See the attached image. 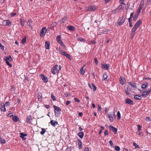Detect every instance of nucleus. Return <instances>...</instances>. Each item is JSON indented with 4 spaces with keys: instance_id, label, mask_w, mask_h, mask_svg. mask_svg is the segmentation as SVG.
Here are the masks:
<instances>
[{
    "instance_id": "nucleus-1",
    "label": "nucleus",
    "mask_w": 151,
    "mask_h": 151,
    "mask_svg": "<svg viewBox=\"0 0 151 151\" xmlns=\"http://www.w3.org/2000/svg\"><path fill=\"white\" fill-rule=\"evenodd\" d=\"M53 107L54 108L55 114L56 117H60V115L61 111L60 108L57 106L54 105Z\"/></svg>"
},
{
    "instance_id": "nucleus-2",
    "label": "nucleus",
    "mask_w": 151,
    "mask_h": 151,
    "mask_svg": "<svg viewBox=\"0 0 151 151\" xmlns=\"http://www.w3.org/2000/svg\"><path fill=\"white\" fill-rule=\"evenodd\" d=\"M107 115L109 117L110 122H113L115 118L114 112H110L107 114Z\"/></svg>"
},
{
    "instance_id": "nucleus-3",
    "label": "nucleus",
    "mask_w": 151,
    "mask_h": 151,
    "mask_svg": "<svg viewBox=\"0 0 151 151\" xmlns=\"http://www.w3.org/2000/svg\"><path fill=\"white\" fill-rule=\"evenodd\" d=\"M47 30L46 27H43L40 32V36L41 37H43L45 36Z\"/></svg>"
},
{
    "instance_id": "nucleus-4",
    "label": "nucleus",
    "mask_w": 151,
    "mask_h": 151,
    "mask_svg": "<svg viewBox=\"0 0 151 151\" xmlns=\"http://www.w3.org/2000/svg\"><path fill=\"white\" fill-rule=\"evenodd\" d=\"M60 52L63 55L66 56L67 58H68L70 60H71V58L70 55L65 52L63 50H61Z\"/></svg>"
},
{
    "instance_id": "nucleus-5",
    "label": "nucleus",
    "mask_w": 151,
    "mask_h": 151,
    "mask_svg": "<svg viewBox=\"0 0 151 151\" xmlns=\"http://www.w3.org/2000/svg\"><path fill=\"white\" fill-rule=\"evenodd\" d=\"M58 67V65H56L52 68L51 70V72L54 75L57 72V68Z\"/></svg>"
},
{
    "instance_id": "nucleus-6",
    "label": "nucleus",
    "mask_w": 151,
    "mask_h": 151,
    "mask_svg": "<svg viewBox=\"0 0 151 151\" xmlns=\"http://www.w3.org/2000/svg\"><path fill=\"white\" fill-rule=\"evenodd\" d=\"M120 5H119L117 7V8L116 9H115V11H116L118 9H123L124 8V6H123V5H124V6H125L126 5V4L123 2H120Z\"/></svg>"
},
{
    "instance_id": "nucleus-7",
    "label": "nucleus",
    "mask_w": 151,
    "mask_h": 151,
    "mask_svg": "<svg viewBox=\"0 0 151 151\" xmlns=\"http://www.w3.org/2000/svg\"><path fill=\"white\" fill-rule=\"evenodd\" d=\"M97 8L96 6H88L87 9L88 11H93L96 10Z\"/></svg>"
},
{
    "instance_id": "nucleus-8",
    "label": "nucleus",
    "mask_w": 151,
    "mask_h": 151,
    "mask_svg": "<svg viewBox=\"0 0 151 151\" xmlns=\"http://www.w3.org/2000/svg\"><path fill=\"white\" fill-rule=\"evenodd\" d=\"M125 21V19L123 16L120 18V20L118 22V23L119 25H121L123 24Z\"/></svg>"
},
{
    "instance_id": "nucleus-9",
    "label": "nucleus",
    "mask_w": 151,
    "mask_h": 151,
    "mask_svg": "<svg viewBox=\"0 0 151 151\" xmlns=\"http://www.w3.org/2000/svg\"><path fill=\"white\" fill-rule=\"evenodd\" d=\"M120 82L122 85H123L126 82L125 78H124L122 76H121L119 78Z\"/></svg>"
},
{
    "instance_id": "nucleus-10",
    "label": "nucleus",
    "mask_w": 151,
    "mask_h": 151,
    "mask_svg": "<svg viewBox=\"0 0 151 151\" xmlns=\"http://www.w3.org/2000/svg\"><path fill=\"white\" fill-rule=\"evenodd\" d=\"M126 103L129 105H132L134 104L133 101L129 98L127 99L125 101Z\"/></svg>"
},
{
    "instance_id": "nucleus-11",
    "label": "nucleus",
    "mask_w": 151,
    "mask_h": 151,
    "mask_svg": "<svg viewBox=\"0 0 151 151\" xmlns=\"http://www.w3.org/2000/svg\"><path fill=\"white\" fill-rule=\"evenodd\" d=\"M110 66L109 64H101V68L102 69H105L106 70L109 69Z\"/></svg>"
},
{
    "instance_id": "nucleus-12",
    "label": "nucleus",
    "mask_w": 151,
    "mask_h": 151,
    "mask_svg": "<svg viewBox=\"0 0 151 151\" xmlns=\"http://www.w3.org/2000/svg\"><path fill=\"white\" fill-rule=\"evenodd\" d=\"M110 129L113 132H114L115 134H116L117 132V129L115 127H114L111 125L109 126Z\"/></svg>"
},
{
    "instance_id": "nucleus-13",
    "label": "nucleus",
    "mask_w": 151,
    "mask_h": 151,
    "mask_svg": "<svg viewBox=\"0 0 151 151\" xmlns=\"http://www.w3.org/2000/svg\"><path fill=\"white\" fill-rule=\"evenodd\" d=\"M1 111L4 112L6 111L5 106L4 103H1Z\"/></svg>"
},
{
    "instance_id": "nucleus-14",
    "label": "nucleus",
    "mask_w": 151,
    "mask_h": 151,
    "mask_svg": "<svg viewBox=\"0 0 151 151\" xmlns=\"http://www.w3.org/2000/svg\"><path fill=\"white\" fill-rule=\"evenodd\" d=\"M67 28L69 30L72 31H74L75 30V27L72 26H68Z\"/></svg>"
},
{
    "instance_id": "nucleus-15",
    "label": "nucleus",
    "mask_w": 151,
    "mask_h": 151,
    "mask_svg": "<svg viewBox=\"0 0 151 151\" xmlns=\"http://www.w3.org/2000/svg\"><path fill=\"white\" fill-rule=\"evenodd\" d=\"M142 23V20L141 19H139L138 21H137V22H136V24H135L134 26L137 27V28H138L139 26Z\"/></svg>"
},
{
    "instance_id": "nucleus-16",
    "label": "nucleus",
    "mask_w": 151,
    "mask_h": 151,
    "mask_svg": "<svg viewBox=\"0 0 151 151\" xmlns=\"http://www.w3.org/2000/svg\"><path fill=\"white\" fill-rule=\"evenodd\" d=\"M5 23H6L5 25L7 26L11 25V22L9 20H5L3 21V24H5Z\"/></svg>"
},
{
    "instance_id": "nucleus-17",
    "label": "nucleus",
    "mask_w": 151,
    "mask_h": 151,
    "mask_svg": "<svg viewBox=\"0 0 151 151\" xmlns=\"http://www.w3.org/2000/svg\"><path fill=\"white\" fill-rule=\"evenodd\" d=\"M50 123L51 125L53 127H55V126L58 124V122L57 121H54L52 120L50 121Z\"/></svg>"
},
{
    "instance_id": "nucleus-18",
    "label": "nucleus",
    "mask_w": 151,
    "mask_h": 151,
    "mask_svg": "<svg viewBox=\"0 0 151 151\" xmlns=\"http://www.w3.org/2000/svg\"><path fill=\"white\" fill-rule=\"evenodd\" d=\"M41 78H42L43 81L45 83H46L48 82L47 78V77H46L45 76H44L43 75H41Z\"/></svg>"
},
{
    "instance_id": "nucleus-19",
    "label": "nucleus",
    "mask_w": 151,
    "mask_h": 151,
    "mask_svg": "<svg viewBox=\"0 0 151 151\" xmlns=\"http://www.w3.org/2000/svg\"><path fill=\"white\" fill-rule=\"evenodd\" d=\"M32 120V118L31 116V115H30L27 118V122L29 123H30Z\"/></svg>"
},
{
    "instance_id": "nucleus-20",
    "label": "nucleus",
    "mask_w": 151,
    "mask_h": 151,
    "mask_svg": "<svg viewBox=\"0 0 151 151\" xmlns=\"http://www.w3.org/2000/svg\"><path fill=\"white\" fill-rule=\"evenodd\" d=\"M128 83L133 88H137L136 84L135 83L133 82H128Z\"/></svg>"
},
{
    "instance_id": "nucleus-21",
    "label": "nucleus",
    "mask_w": 151,
    "mask_h": 151,
    "mask_svg": "<svg viewBox=\"0 0 151 151\" xmlns=\"http://www.w3.org/2000/svg\"><path fill=\"white\" fill-rule=\"evenodd\" d=\"M45 46L46 48L47 49H49L50 46V42L49 41H46L45 42Z\"/></svg>"
},
{
    "instance_id": "nucleus-22",
    "label": "nucleus",
    "mask_w": 151,
    "mask_h": 151,
    "mask_svg": "<svg viewBox=\"0 0 151 151\" xmlns=\"http://www.w3.org/2000/svg\"><path fill=\"white\" fill-rule=\"evenodd\" d=\"M148 83L147 82L144 83L142 86L141 88L142 89H145L147 88Z\"/></svg>"
},
{
    "instance_id": "nucleus-23",
    "label": "nucleus",
    "mask_w": 151,
    "mask_h": 151,
    "mask_svg": "<svg viewBox=\"0 0 151 151\" xmlns=\"http://www.w3.org/2000/svg\"><path fill=\"white\" fill-rule=\"evenodd\" d=\"M12 119L14 122H16L19 121V119L17 116H13L12 117Z\"/></svg>"
},
{
    "instance_id": "nucleus-24",
    "label": "nucleus",
    "mask_w": 151,
    "mask_h": 151,
    "mask_svg": "<svg viewBox=\"0 0 151 151\" xmlns=\"http://www.w3.org/2000/svg\"><path fill=\"white\" fill-rule=\"evenodd\" d=\"M56 40L58 43H60L62 42L61 40V36L60 35L56 37Z\"/></svg>"
},
{
    "instance_id": "nucleus-25",
    "label": "nucleus",
    "mask_w": 151,
    "mask_h": 151,
    "mask_svg": "<svg viewBox=\"0 0 151 151\" xmlns=\"http://www.w3.org/2000/svg\"><path fill=\"white\" fill-rule=\"evenodd\" d=\"M37 97L38 98V100L39 101H41V98L42 95L40 92H38L37 93Z\"/></svg>"
},
{
    "instance_id": "nucleus-26",
    "label": "nucleus",
    "mask_w": 151,
    "mask_h": 151,
    "mask_svg": "<svg viewBox=\"0 0 151 151\" xmlns=\"http://www.w3.org/2000/svg\"><path fill=\"white\" fill-rule=\"evenodd\" d=\"M134 98L136 100H141L142 99V97L141 96H139L137 95H135L134 96Z\"/></svg>"
},
{
    "instance_id": "nucleus-27",
    "label": "nucleus",
    "mask_w": 151,
    "mask_h": 151,
    "mask_svg": "<svg viewBox=\"0 0 151 151\" xmlns=\"http://www.w3.org/2000/svg\"><path fill=\"white\" fill-rule=\"evenodd\" d=\"M78 146L79 147V149H81L82 148V143L80 139L78 140Z\"/></svg>"
},
{
    "instance_id": "nucleus-28",
    "label": "nucleus",
    "mask_w": 151,
    "mask_h": 151,
    "mask_svg": "<svg viewBox=\"0 0 151 151\" xmlns=\"http://www.w3.org/2000/svg\"><path fill=\"white\" fill-rule=\"evenodd\" d=\"M32 23V21L31 20H29L27 23V24H28V26L29 27H30V28L31 29H32V26L31 25V24Z\"/></svg>"
},
{
    "instance_id": "nucleus-29",
    "label": "nucleus",
    "mask_w": 151,
    "mask_h": 151,
    "mask_svg": "<svg viewBox=\"0 0 151 151\" xmlns=\"http://www.w3.org/2000/svg\"><path fill=\"white\" fill-rule=\"evenodd\" d=\"M78 135L80 138H82L84 136V133L81 132L78 134Z\"/></svg>"
},
{
    "instance_id": "nucleus-30",
    "label": "nucleus",
    "mask_w": 151,
    "mask_h": 151,
    "mask_svg": "<svg viewBox=\"0 0 151 151\" xmlns=\"http://www.w3.org/2000/svg\"><path fill=\"white\" fill-rule=\"evenodd\" d=\"M67 17H64L62 18V19L60 20L61 23H64L65 21L67 20Z\"/></svg>"
},
{
    "instance_id": "nucleus-31",
    "label": "nucleus",
    "mask_w": 151,
    "mask_h": 151,
    "mask_svg": "<svg viewBox=\"0 0 151 151\" xmlns=\"http://www.w3.org/2000/svg\"><path fill=\"white\" fill-rule=\"evenodd\" d=\"M143 8V6L140 5L139 6V7L138 9V11H137V13L138 14H139L141 12V10L142 9V8Z\"/></svg>"
},
{
    "instance_id": "nucleus-32",
    "label": "nucleus",
    "mask_w": 151,
    "mask_h": 151,
    "mask_svg": "<svg viewBox=\"0 0 151 151\" xmlns=\"http://www.w3.org/2000/svg\"><path fill=\"white\" fill-rule=\"evenodd\" d=\"M85 66H83L80 69V73L82 75H83L85 73L84 71L83 70V68L85 67Z\"/></svg>"
},
{
    "instance_id": "nucleus-33",
    "label": "nucleus",
    "mask_w": 151,
    "mask_h": 151,
    "mask_svg": "<svg viewBox=\"0 0 151 151\" xmlns=\"http://www.w3.org/2000/svg\"><path fill=\"white\" fill-rule=\"evenodd\" d=\"M21 135L20 136V137L22 138V139H24V136H27V134H24L23 133H20Z\"/></svg>"
},
{
    "instance_id": "nucleus-34",
    "label": "nucleus",
    "mask_w": 151,
    "mask_h": 151,
    "mask_svg": "<svg viewBox=\"0 0 151 151\" xmlns=\"http://www.w3.org/2000/svg\"><path fill=\"white\" fill-rule=\"evenodd\" d=\"M108 77V76L107 75L106 73H105L103 75V79L104 80H106L107 79Z\"/></svg>"
},
{
    "instance_id": "nucleus-35",
    "label": "nucleus",
    "mask_w": 151,
    "mask_h": 151,
    "mask_svg": "<svg viewBox=\"0 0 151 151\" xmlns=\"http://www.w3.org/2000/svg\"><path fill=\"white\" fill-rule=\"evenodd\" d=\"M131 91L130 88L129 87H127V90H126V93L127 95H131L128 92V91Z\"/></svg>"
},
{
    "instance_id": "nucleus-36",
    "label": "nucleus",
    "mask_w": 151,
    "mask_h": 151,
    "mask_svg": "<svg viewBox=\"0 0 151 151\" xmlns=\"http://www.w3.org/2000/svg\"><path fill=\"white\" fill-rule=\"evenodd\" d=\"M137 28H137V27H135V26H134L133 27V28L132 29V32L135 34V31Z\"/></svg>"
},
{
    "instance_id": "nucleus-37",
    "label": "nucleus",
    "mask_w": 151,
    "mask_h": 151,
    "mask_svg": "<svg viewBox=\"0 0 151 151\" xmlns=\"http://www.w3.org/2000/svg\"><path fill=\"white\" fill-rule=\"evenodd\" d=\"M91 87H92V89L93 90V91H96V87L95 86L94 84L93 83H92V86Z\"/></svg>"
},
{
    "instance_id": "nucleus-38",
    "label": "nucleus",
    "mask_w": 151,
    "mask_h": 151,
    "mask_svg": "<svg viewBox=\"0 0 151 151\" xmlns=\"http://www.w3.org/2000/svg\"><path fill=\"white\" fill-rule=\"evenodd\" d=\"M0 141L3 144H4L6 142V140L0 137Z\"/></svg>"
},
{
    "instance_id": "nucleus-39",
    "label": "nucleus",
    "mask_w": 151,
    "mask_h": 151,
    "mask_svg": "<svg viewBox=\"0 0 151 151\" xmlns=\"http://www.w3.org/2000/svg\"><path fill=\"white\" fill-rule=\"evenodd\" d=\"M5 60L6 63L7 65L9 66V67H11L12 66V65L9 63V62L7 60V59H5Z\"/></svg>"
},
{
    "instance_id": "nucleus-40",
    "label": "nucleus",
    "mask_w": 151,
    "mask_h": 151,
    "mask_svg": "<svg viewBox=\"0 0 151 151\" xmlns=\"http://www.w3.org/2000/svg\"><path fill=\"white\" fill-rule=\"evenodd\" d=\"M133 145L135 146V148H139L140 147L139 145H137V144L135 142H134L133 143Z\"/></svg>"
},
{
    "instance_id": "nucleus-41",
    "label": "nucleus",
    "mask_w": 151,
    "mask_h": 151,
    "mask_svg": "<svg viewBox=\"0 0 151 151\" xmlns=\"http://www.w3.org/2000/svg\"><path fill=\"white\" fill-rule=\"evenodd\" d=\"M42 131L40 132V134L42 135H43L44 133L46 132L45 129L42 128Z\"/></svg>"
},
{
    "instance_id": "nucleus-42",
    "label": "nucleus",
    "mask_w": 151,
    "mask_h": 151,
    "mask_svg": "<svg viewBox=\"0 0 151 151\" xmlns=\"http://www.w3.org/2000/svg\"><path fill=\"white\" fill-rule=\"evenodd\" d=\"M146 92H143L141 96L144 97H146L148 95L147 94H146Z\"/></svg>"
},
{
    "instance_id": "nucleus-43",
    "label": "nucleus",
    "mask_w": 151,
    "mask_h": 151,
    "mask_svg": "<svg viewBox=\"0 0 151 151\" xmlns=\"http://www.w3.org/2000/svg\"><path fill=\"white\" fill-rule=\"evenodd\" d=\"M138 14H136L134 15V17L133 19V20L134 21H135L137 19V18L138 17Z\"/></svg>"
},
{
    "instance_id": "nucleus-44",
    "label": "nucleus",
    "mask_w": 151,
    "mask_h": 151,
    "mask_svg": "<svg viewBox=\"0 0 151 151\" xmlns=\"http://www.w3.org/2000/svg\"><path fill=\"white\" fill-rule=\"evenodd\" d=\"M117 119L118 120L120 119L121 118V114L119 111L117 112Z\"/></svg>"
},
{
    "instance_id": "nucleus-45",
    "label": "nucleus",
    "mask_w": 151,
    "mask_h": 151,
    "mask_svg": "<svg viewBox=\"0 0 151 151\" xmlns=\"http://www.w3.org/2000/svg\"><path fill=\"white\" fill-rule=\"evenodd\" d=\"M51 97L53 101L56 100V99L55 96L53 95V93H52L51 94Z\"/></svg>"
},
{
    "instance_id": "nucleus-46",
    "label": "nucleus",
    "mask_w": 151,
    "mask_h": 151,
    "mask_svg": "<svg viewBox=\"0 0 151 151\" xmlns=\"http://www.w3.org/2000/svg\"><path fill=\"white\" fill-rule=\"evenodd\" d=\"M114 147L115 150L116 151H119L120 150V147L118 146H116Z\"/></svg>"
},
{
    "instance_id": "nucleus-47",
    "label": "nucleus",
    "mask_w": 151,
    "mask_h": 151,
    "mask_svg": "<svg viewBox=\"0 0 151 151\" xmlns=\"http://www.w3.org/2000/svg\"><path fill=\"white\" fill-rule=\"evenodd\" d=\"M20 24L22 27H23L24 25V22L22 21V19H20Z\"/></svg>"
},
{
    "instance_id": "nucleus-48",
    "label": "nucleus",
    "mask_w": 151,
    "mask_h": 151,
    "mask_svg": "<svg viewBox=\"0 0 151 151\" xmlns=\"http://www.w3.org/2000/svg\"><path fill=\"white\" fill-rule=\"evenodd\" d=\"M57 24V22H54L52 23V24H51V26L52 27H54Z\"/></svg>"
},
{
    "instance_id": "nucleus-49",
    "label": "nucleus",
    "mask_w": 151,
    "mask_h": 151,
    "mask_svg": "<svg viewBox=\"0 0 151 151\" xmlns=\"http://www.w3.org/2000/svg\"><path fill=\"white\" fill-rule=\"evenodd\" d=\"M5 59H7L8 60H9L10 61H12V60H13L12 59V58L11 56H9V57H6V58Z\"/></svg>"
},
{
    "instance_id": "nucleus-50",
    "label": "nucleus",
    "mask_w": 151,
    "mask_h": 151,
    "mask_svg": "<svg viewBox=\"0 0 151 151\" xmlns=\"http://www.w3.org/2000/svg\"><path fill=\"white\" fill-rule=\"evenodd\" d=\"M26 37H25L24 38L22 39V44H24L26 41Z\"/></svg>"
},
{
    "instance_id": "nucleus-51",
    "label": "nucleus",
    "mask_w": 151,
    "mask_h": 151,
    "mask_svg": "<svg viewBox=\"0 0 151 151\" xmlns=\"http://www.w3.org/2000/svg\"><path fill=\"white\" fill-rule=\"evenodd\" d=\"M142 127L139 125H137V129L138 131H140Z\"/></svg>"
},
{
    "instance_id": "nucleus-52",
    "label": "nucleus",
    "mask_w": 151,
    "mask_h": 151,
    "mask_svg": "<svg viewBox=\"0 0 151 151\" xmlns=\"http://www.w3.org/2000/svg\"><path fill=\"white\" fill-rule=\"evenodd\" d=\"M135 34L132 32L131 34V39H132L134 35H135Z\"/></svg>"
},
{
    "instance_id": "nucleus-53",
    "label": "nucleus",
    "mask_w": 151,
    "mask_h": 151,
    "mask_svg": "<svg viewBox=\"0 0 151 151\" xmlns=\"http://www.w3.org/2000/svg\"><path fill=\"white\" fill-rule=\"evenodd\" d=\"M77 40H80V41H81V42H85V39H83L80 38H77Z\"/></svg>"
},
{
    "instance_id": "nucleus-54",
    "label": "nucleus",
    "mask_w": 151,
    "mask_h": 151,
    "mask_svg": "<svg viewBox=\"0 0 151 151\" xmlns=\"http://www.w3.org/2000/svg\"><path fill=\"white\" fill-rule=\"evenodd\" d=\"M8 116L9 117H11L13 116V113H9L8 114Z\"/></svg>"
},
{
    "instance_id": "nucleus-55",
    "label": "nucleus",
    "mask_w": 151,
    "mask_h": 151,
    "mask_svg": "<svg viewBox=\"0 0 151 151\" xmlns=\"http://www.w3.org/2000/svg\"><path fill=\"white\" fill-rule=\"evenodd\" d=\"M104 134V135L105 136H106V135H108V131L107 130H106L105 131Z\"/></svg>"
},
{
    "instance_id": "nucleus-56",
    "label": "nucleus",
    "mask_w": 151,
    "mask_h": 151,
    "mask_svg": "<svg viewBox=\"0 0 151 151\" xmlns=\"http://www.w3.org/2000/svg\"><path fill=\"white\" fill-rule=\"evenodd\" d=\"M74 100L75 101L77 102H79L80 101V100H79L78 99L76 98H74Z\"/></svg>"
},
{
    "instance_id": "nucleus-57",
    "label": "nucleus",
    "mask_w": 151,
    "mask_h": 151,
    "mask_svg": "<svg viewBox=\"0 0 151 151\" xmlns=\"http://www.w3.org/2000/svg\"><path fill=\"white\" fill-rule=\"evenodd\" d=\"M146 120L147 121H150L151 120L150 118L149 117H147L146 118Z\"/></svg>"
},
{
    "instance_id": "nucleus-58",
    "label": "nucleus",
    "mask_w": 151,
    "mask_h": 151,
    "mask_svg": "<svg viewBox=\"0 0 151 151\" xmlns=\"http://www.w3.org/2000/svg\"><path fill=\"white\" fill-rule=\"evenodd\" d=\"M16 15V13H11L10 15L11 17H12L13 16H15Z\"/></svg>"
},
{
    "instance_id": "nucleus-59",
    "label": "nucleus",
    "mask_w": 151,
    "mask_h": 151,
    "mask_svg": "<svg viewBox=\"0 0 151 151\" xmlns=\"http://www.w3.org/2000/svg\"><path fill=\"white\" fill-rule=\"evenodd\" d=\"M94 61H95V62L96 63V65H97L98 62V60L96 59V58L94 59Z\"/></svg>"
},
{
    "instance_id": "nucleus-60",
    "label": "nucleus",
    "mask_w": 151,
    "mask_h": 151,
    "mask_svg": "<svg viewBox=\"0 0 151 151\" xmlns=\"http://www.w3.org/2000/svg\"><path fill=\"white\" fill-rule=\"evenodd\" d=\"M109 143H110V145L111 146H113V144L111 140H110L109 141Z\"/></svg>"
},
{
    "instance_id": "nucleus-61",
    "label": "nucleus",
    "mask_w": 151,
    "mask_h": 151,
    "mask_svg": "<svg viewBox=\"0 0 151 151\" xmlns=\"http://www.w3.org/2000/svg\"><path fill=\"white\" fill-rule=\"evenodd\" d=\"M10 104V103L9 102H6L5 104H4L5 106H9Z\"/></svg>"
},
{
    "instance_id": "nucleus-62",
    "label": "nucleus",
    "mask_w": 151,
    "mask_h": 151,
    "mask_svg": "<svg viewBox=\"0 0 151 151\" xmlns=\"http://www.w3.org/2000/svg\"><path fill=\"white\" fill-rule=\"evenodd\" d=\"M98 110L99 111H100L101 110V107L99 105H98Z\"/></svg>"
},
{
    "instance_id": "nucleus-63",
    "label": "nucleus",
    "mask_w": 151,
    "mask_h": 151,
    "mask_svg": "<svg viewBox=\"0 0 151 151\" xmlns=\"http://www.w3.org/2000/svg\"><path fill=\"white\" fill-rule=\"evenodd\" d=\"M59 44H60L62 47H63L65 46L64 44L62 42H60V43H59Z\"/></svg>"
},
{
    "instance_id": "nucleus-64",
    "label": "nucleus",
    "mask_w": 151,
    "mask_h": 151,
    "mask_svg": "<svg viewBox=\"0 0 151 151\" xmlns=\"http://www.w3.org/2000/svg\"><path fill=\"white\" fill-rule=\"evenodd\" d=\"M67 149L68 151H70L72 150L71 147H68Z\"/></svg>"
}]
</instances>
